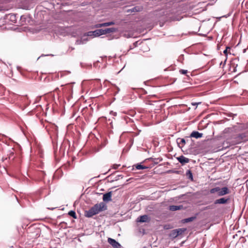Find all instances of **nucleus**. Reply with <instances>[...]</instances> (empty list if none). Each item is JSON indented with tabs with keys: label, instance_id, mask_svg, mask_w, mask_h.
<instances>
[{
	"label": "nucleus",
	"instance_id": "nucleus-1",
	"mask_svg": "<svg viewBox=\"0 0 248 248\" xmlns=\"http://www.w3.org/2000/svg\"><path fill=\"white\" fill-rule=\"evenodd\" d=\"M106 208L107 207L104 202L96 203L89 210L85 212V216L87 217H91L99 212L105 210Z\"/></svg>",
	"mask_w": 248,
	"mask_h": 248
},
{
	"label": "nucleus",
	"instance_id": "nucleus-2",
	"mask_svg": "<svg viewBox=\"0 0 248 248\" xmlns=\"http://www.w3.org/2000/svg\"><path fill=\"white\" fill-rule=\"evenodd\" d=\"M210 192L212 194L217 192V196H221L229 193V189L227 187H224L223 188L216 187L210 189Z\"/></svg>",
	"mask_w": 248,
	"mask_h": 248
},
{
	"label": "nucleus",
	"instance_id": "nucleus-3",
	"mask_svg": "<svg viewBox=\"0 0 248 248\" xmlns=\"http://www.w3.org/2000/svg\"><path fill=\"white\" fill-rule=\"evenodd\" d=\"M186 231V229L185 228L175 229L171 231L170 235L172 237L175 238L184 233Z\"/></svg>",
	"mask_w": 248,
	"mask_h": 248
},
{
	"label": "nucleus",
	"instance_id": "nucleus-4",
	"mask_svg": "<svg viewBox=\"0 0 248 248\" xmlns=\"http://www.w3.org/2000/svg\"><path fill=\"white\" fill-rule=\"evenodd\" d=\"M108 243L114 248H120V244L115 240L109 238L108 239Z\"/></svg>",
	"mask_w": 248,
	"mask_h": 248
},
{
	"label": "nucleus",
	"instance_id": "nucleus-5",
	"mask_svg": "<svg viewBox=\"0 0 248 248\" xmlns=\"http://www.w3.org/2000/svg\"><path fill=\"white\" fill-rule=\"evenodd\" d=\"M177 159L182 165H184L189 162V159L188 158L185 157L184 155H181L177 157Z\"/></svg>",
	"mask_w": 248,
	"mask_h": 248
},
{
	"label": "nucleus",
	"instance_id": "nucleus-6",
	"mask_svg": "<svg viewBox=\"0 0 248 248\" xmlns=\"http://www.w3.org/2000/svg\"><path fill=\"white\" fill-rule=\"evenodd\" d=\"M5 18L10 20L12 23H15L16 22V15L14 14H9L5 16Z\"/></svg>",
	"mask_w": 248,
	"mask_h": 248
},
{
	"label": "nucleus",
	"instance_id": "nucleus-7",
	"mask_svg": "<svg viewBox=\"0 0 248 248\" xmlns=\"http://www.w3.org/2000/svg\"><path fill=\"white\" fill-rule=\"evenodd\" d=\"M114 24H115V23L114 22L110 21V22H105V23H101V24H97L94 25V27L96 28H100L102 27L109 26L113 25Z\"/></svg>",
	"mask_w": 248,
	"mask_h": 248
},
{
	"label": "nucleus",
	"instance_id": "nucleus-8",
	"mask_svg": "<svg viewBox=\"0 0 248 248\" xmlns=\"http://www.w3.org/2000/svg\"><path fill=\"white\" fill-rule=\"evenodd\" d=\"M150 219L147 215H143L139 217L137 221L140 222H146L149 221Z\"/></svg>",
	"mask_w": 248,
	"mask_h": 248
},
{
	"label": "nucleus",
	"instance_id": "nucleus-9",
	"mask_svg": "<svg viewBox=\"0 0 248 248\" xmlns=\"http://www.w3.org/2000/svg\"><path fill=\"white\" fill-rule=\"evenodd\" d=\"M111 192L106 193L103 195V200L104 202H108L111 201Z\"/></svg>",
	"mask_w": 248,
	"mask_h": 248
},
{
	"label": "nucleus",
	"instance_id": "nucleus-10",
	"mask_svg": "<svg viewBox=\"0 0 248 248\" xmlns=\"http://www.w3.org/2000/svg\"><path fill=\"white\" fill-rule=\"evenodd\" d=\"M229 200V199H226L225 198H221L219 199L216 200L214 203L217 204H224L227 202Z\"/></svg>",
	"mask_w": 248,
	"mask_h": 248
},
{
	"label": "nucleus",
	"instance_id": "nucleus-11",
	"mask_svg": "<svg viewBox=\"0 0 248 248\" xmlns=\"http://www.w3.org/2000/svg\"><path fill=\"white\" fill-rule=\"evenodd\" d=\"M190 137L195 138L196 139L201 138L202 137V134L198 131H194L190 134Z\"/></svg>",
	"mask_w": 248,
	"mask_h": 248
},
{
	"label": "nucleus",
	"instance_id": "nucleus-12",
	"mask_svg": "<svg viewBox=\"0 0 248 248\" xmlns=\"http://www.w3.org/2000/svg\"><path fill=\"white\" fill-rule=\"evenodd\" d=\"M94 36H99L101 35H104V29H98L92 32Z\"/></svg>",
	"mask_w": 248,
	"mask_h": 248
},
{
	"label": "nucleus",
	"instance_id": "nucleus-13",
	"mask_svg": "<svg viewBox=\"0 0 248 248\" xmlns=\"http://www.w3.org/2000/svg\"><path fill=\"white\" fill-rule=\"evenodd\" d=\"M183 206L182 205H170L169 207V209L170 211H175L176 210H180L183 209Z\"/></svg>",
	"mask_w": 248,
	"mask_h": 248
},
{
	"label": "nucleus",
	"instance_id": "nucleus-14",
	"mask_svg": "<svg viewBox=\"0 0 248 248\" xmlns=\"http://www.w3.org/2000/svg\"><path fill=\"white\" fill-rule=\"evenodd\" d=\"M235 63H233V73L238 72V73L237 75L241 73L243 71L241 70L240 66H238V64H236V66L234 67Z\"/></svg>",
	"mask_w": 248,
	"mask_h": 248
},
{
	"label": "nucleus",
	"instance_id": "nucleus-15",
	"mask_svg": "<svg viewBox=\"0 0 248 248\" xmlns=\"http://www.w3.org/2000/svg\"><path fill=\"white\" fill-rule=\"evenodd\" d=\"M117 29L115 28H109L104 29V34H107L111 32H115Z\"/></svg>",
	"mask_w": 248,
	"mask_h": 248
},
{
	"label": "nucleus",
	"instance_id": "nucleus-16",
	"mask_svg": "<svg viewBox=\"0 0 248 248\" xmlns=\"http://www.w3.org/2000/svg\"><path fill=\"white\" fill-rule=\"evenodd\" d=\"M134 167L137 170H143V169H147L149 168V167H148L143 166V165H142L141 164H139L134 165L133 169L134 168Z\"/></svg>",
	"mask_w": 248,
	"mask_h": 248
},
{
	"label": "nucleus",
	"instance_id": "nucleus-17",
	"mask_svg": "<svg viewBox=\"0 0 248 248\" xmlns=\"http://www.w3.org/2000/svg\"><path fill=\"white\" fill-rule=\"evenodd\" d=\"M143 9V7L142 6H135L132 9H130L131 12H138L142 11Z\"/></svg>",
	"mask_w": 248,
	"mask_h": 248
},
{
	"label": "nucleus",
	"instance_id": "nucleus-18",
	"mask_svg": "<svg viewBox=\"0 0 248 248\" xmlns=\"http://www.w3.org/2000/svg\"><path fill=\"white\" fill-rule=\"evenodd\" d=\"M237 233L235 235H233V239L235 238V236L238 237V238L244 239V238L242 237V233L240 231H237Z\"/></svg>",
	"mask_w": 248,
	"mask_h": 248
},
{
	"label": "nucleus",
	"instance_id": "nucleus-19",
	"mask_svg": "<svg viewBox=\"0 0 248 248\" xmlns=\"http://www.w3.org/2000/svg\"><path fill=\"white\" fill-rule=\"evenodd\" d=\"M195 218V217H190L187 218H185L182 220L183 223H187L189 222L192 221Z\"/></svg>",
	"mask_w": 248,
	"mask_h": 248
},
{
	"label": "nucleus",
	"instance_id": "nucleus-20",
	"mask_svg": "<svg viewBox=\"0 0 248 248\" xmlns=\"http://www.w3.org/2000/svg\"><path fill=\"white\" fill-rule=\"evenodd\" d=\"M186 175L188 177V178L191 180H193V175L191 171L190 170H187L186 172Z\"/></svg>",
	"mask_w": 248,
	"mask_h": 248
},
{
	"label": "nucleus",
	"instance_id": "nucleus-21",
	"mask_svg": "<svg viewBox=\"0 0 248 248\" xmlns=\"http://www.w3.org/2000/svg\"><path fill=\"white\" fill-rule=\"evenodd\" d=\"M70 216L73 217L74 218H77V215L76 212L74 211L71 210L68 212V214Z\"/></svg>",
	"mask_w": 248,
	"mask_h": 248
},
{
	"label": "nucleus",
	"instance_id": "nucleus-22",
	"mask_svg": "<svg viewBox=\"0 0 248 248\" xmlns=\"http://www.w3.org/2000/svg\"><path fill=\"white\" fill-rule=\"evenodd\" d=\"M8 155H9L8 158L10 160H13L14 159L15 156H14V153L13 151H10Z\"/></svg>",
	"mask_w": 248,
	"mask_h": 248
},
{
	"label": "nucleus",
	"instance_id": "nucleus-23",
	"mask_svg": "<svg viewBox=\"0 0 248 248\" xmlns=\"http://www.w3.org/2000/svg\"><path fill=\"white\" fill-rule=\"evenodd\" d=\"M177 141L179 145L182 144V146H183L186 143V141L184 139H178Z\"/></svg>",
	"mask_w": 248,
	"mask_h": 248
},
{
	"label": "nucleus",
	"instance_id": "nucleus-24",
	"mask_svg": "<svg viewBox=\"0 0 248 248\" xmlns=\"http://www.w3.org/2000/svg\"><path fill=\"white\" fill-rule=\"evenodd\" d=\"M231 48L230 47H226V49L224 50L223 52L225 55L227 56L228 54H231Z\"/></svg>",
	"mask_w": 248,
	"mask_h": 248
},
{
	"label": "nucleus",
	"instance_id": "nucleus-25",
	"mask_svg": "<svg viewBox=\"0 0 248 248\" xmlns=\"http://www.w3.org/2000/svg\"><path fill=\"white\" fill-rule=\"evenodd\" d=\"M232 131V128H227L224 129V133L226 134L228 132H231Z\"/></svg>",
	"mask_w": 248,
	"mask_h": 248
},
{
	"label": "nucleus",
	"instance_id": "nucleus-26",
	"mask_svg": "<svg viewBox=\"0 0 248 248\" xmlns=\"http://www.w3.org/2000/svg\"><path fill=\"white\" fill-rule=\"evenodd\" d=\"M179 72L180 74L183 75H186L187 73V70H184V69H181L179 70Z\"/></svg>",
	"mask_w": 248,
	"mask_h": 248
},
{
	"label": "nucleus",
	"instance_id": "nucleus-27",
	"mask_svg": "<svg viewBox=\"0 0 248 248\" xmlns=\"http://www.w3.org/2000/svg\"><path fill=\"white\" fill-rule=\"evenodd\" d=\"M120 166V164H114L112 167V168L113 169H117L118 168V167Z\"/></svg>",
	"mask_w": 248,
	"mask_h": 248
},
{
	"label": "nucleus",
	"instance_id": "nucleus-28",
	"mask_svg": "<svg viewBox=\"0 0 248 248\" xmlns=\"http://www.w3.org/2000/svg\"><path fill=\"white\" fill-rule=\"evenodd\" d=\"M235 247V248H243V246H242L241 244H238L237 243L236 244Z\"/></svg>",
	"mask_w": 248,
	"mask_h": 248
},
{
	"label": "nucleus",
	"instance_id": "nucleus-29",
	"mask_svg": "<svg viewBox=\"0 0 248 248\" xmlns=\"http://www.w3.org/2000/svg\"><path fill=\"white\" fill-rule=\"evenodd\" d=\"M236 226H237V224H235V226L233 227V233H234L235 230H237L238 229V227H236Z\"/></svg>",
	"mask_w": 248,
	"mask_h": 248
},
{
	"label": "nucleus",
	"instance_id": "nucleus-30",
	"mask_svg": "<svg viewBox=\"0 0 248 248\" xmlns=\"http://www.w3.org/2000/svg\"><path fill=\"white\" fill-rule=\"evenodd\" d=\"M138 43V42H136L135 43H134V45L135 46H137V44Z\"/></svg>",
	"mask_w": 248,
	"mask_h": 248
},
{
	"label": "nucleus",
	"instance_id": "nucleus-31",
	"mask_svg": "<svg viewBox=\"0 0 248 248\" xmlns=\"http://www.w3.org/2000/svg\"><path fill=\"white\" fill-rule=\"evenodd\" d=\"M112 114L114 116H116L117 115L116 112H112Z\"/></svg>",
	"mask_w": 248,
	"mask_h": 248
},
{
	"label": "nucleus",
	"instance_id": "nucleus-32",
	"mask_svg": "<svg viewBox=\"0 0 248 248\" xmlns=\"http://www.w3.org/2000/svg\"><path fill=\"white\" fill-rule=\"evenodd\" d=\"M173 20H179V18H174L173 19Z\"/></svg>",
	"mask_w": 248,
	"mask_h": 248
},
{
	"label": "nucleus",
	"instance_id": "nucleus-33",
	"mask_svg": "<svg viewBox=\"0 0 248 248\" xmlns=\"http://www.w3.org/2000/svg\"><path fill=\"white\" fill-rule=\"evenodd\" d=\"M2 161H4V159H3V158H2Z\"/></svg>",
	"mask_w": 248,
	"mask_h": 248
}]
</instances>
